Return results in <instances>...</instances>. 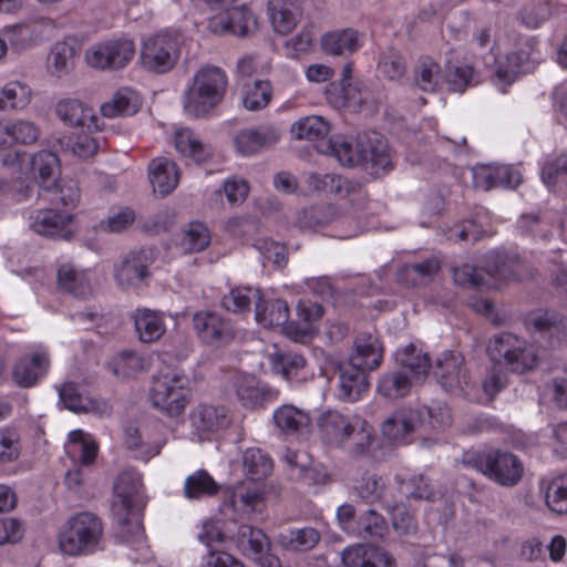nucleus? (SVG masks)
I'll return each instance as SVG.
<instances>
[{
	"label": "nucleus",
	"instance_id": "obj_1",
	"mask_svg": "<svg viewBox=\"0 0 567 567\" xmlns=\"http://www.w3.org/2000/svg\"><path fill=\"white\" fill-rule=\"evenodd\" d=\"M319 151L336 156L342 166H362L375 177L393 168L388 144L377 133L372 136H337L328 141Z\"/></svg>",
	"mask_w": 567,
	"mask_h": 567
},
{
	"label": "nucleus",
	"instance_id": "obj_2",
	"mask_svg": "<svg viewBox=\"0 0 567 567\" xmlns=\"http://www.w3.org/2000/svg\"><path fill=\"white\" fill-rule=\"evenodd\" d=\"M142 489V477L134 470L121 472L113 484V491L117 498L112 503L116 534L124 543L136 548L144 543V529L140 522L132 523L128 515L144 505Z\"/></svg>",
	"mask_w": 567,
	"mask_h": 567
},
{
	"label": "nucleus",
	"instance_id": "obj_3",
	"mask_svg": "<svg viewBox=\"0 0 567 567\" xmlns=\"http://www.w3.org/2000/svg\"><path fill=\"white\" fill-rule=\"evenodd\" d=\"M228 85L226 72L214 65L200 68L193 76L183 96L186 115L200 118L209 115L224 100Z\"/></svg>",
	"mask_w": 567,
	"mask_h": 567
},
{
	"label": "nucleus",
	"instance_id": "obj_4",
	"mask_svg": "<svg viewBox=\"0 0 567 567\" xmlns=\"http://www.w3.org/2000/svg\"><path fill=\"white\" fill-rule=\"evenodd\" d=\"M103 534L101 519L82 512L70 517L59 533V548L69 556L90 555L97 548Z\"/></svg>",
	"mask_w": 567,
	"mask_h": 567
},
{
	"label": "nucleus",
	"instance_id": "obj_5",
	"mask_svg": "<svg viewBox=\"0 0 567 567\" xmlns=\"http://www.w3.org/2000/svg\"><path fill=\"white\" fill-rule=\"evenodd\" d=\"M464 463L504 487L517 485L524 476L522 461L508 451L470 453L465 455Z\"/></svg>",
	"mask_w": 567,
	"mask_h": 567
},
{
	"label": "nucleus",
	"instance_id": "obj_6",
	"mask_svg": "<svg viewBox=\"0 0 567 567\" xmlns=\"http://www.w3.org/2000/svg\"><path fill=\"white\" fill-rule=\"evenodd\" d=\"M487 353L493 362L515 373L530 371L538 364L534 346L511 332L494 336L487 346Z\"/></svg>",
	"mask_w": 567,
	"mask_h": 567
},
{
	"label": "nucleus",
	"instance_id": "obj_7",
	"mask_svg": "<svg viewBox=\"0 0 567 567\" xmlns=\"http://www.w3.org/2000/svg\"><path fill=\"white\" fill-rule=\"evenodd\" d=\"M179 55V35L165 31L156 33L143 42L141 63L145 70L163 74L175 66Z\"/></svg>",
	"mask_w": 567,
	"mask_h": 567
},
{
	"label": "nucleus",
	"instance_id": "obj_8",
	"mask_svg": "<svg viewBox=\"0 0 567 567\" xmlns=\"http://www.w3.org/2000/svg\"><path fill=\"white\" fill-rule=\"evenodd\" d=\"M535 341L545 349H559L567 343V318L553 310H538L525 319Z\"/></svg>",
	"mask_w": 567,
	"mask_h": 567
},
{
	"label": "nucleus",
	"instance_id": "obj_9",
	"mask_svg": "<svg viewBox=\"0 0 567 567\" xmlns=\"http://www.w3.org/2000/svg\"><path fill=\"white\" fill-rule=\"evenodd\" d=\"M237 549L260 567H279V559L270 554L271 544L268 536L250 525H240L233 536Z\"/></svg>",
	"mask_w": 567,
	"mask_h": 567
},
{
	"label": "nucleus",
	"instance_id": "obj_10",
	"mask_svg": "<svg viewBox=\"0 0 567 567\" xmlns=\"http://www.w3.org/2000/svg\"><path fill=\"white\" fill-rule=\"evenodd\" d=\"M153 405L171 416L179 415L186 405L183 380L176 373L155 377L151 389Z\"/></svg>",
	"mask_w": 567,
	"mask_h": 567
},
{
	"label": "nucleus",
	"instance_id": "obj_11",
	"mask_svg": "<svg viewBox=\"0 0 567 567\" xmlns=\"http://www.w3.org/2000/svg\"><path fill=\"white\" fill-rule=\"evenodd\" d=\"M281 132L276 124L261 123L237 131L233 137L236 152L243 156H254L274 147L280 140Z\"/></svg>",
	"mask_w": 567,
	"mask_h": 567
},
{
	"label": "nucleus",
	"instance_id": "obj_12",
	"mask_svg": "<svg viewBox=\"0 0 567 567\" xmlns=\"http://www.w3.org/2000/svg\"><path fill=\"white\" fill-rule=\"evenodd\" d=\"M135 45L132 40L106 41L87 49L86 62L95 69H122L134 56Z\"/></svg>",
	"mask_w": 567,
	"mask_h": 567
},
{
	"label": "nucleus",
	"instance_id": "obj_13",
	"mask_svg": "<svg viewBox=\"0 0 567 567\" xmlns=\"http://www.w3.org/2000/svg\"><path fill=\"white\" fill-rule=\"evenodd\" d=\"M28 220L30 229L44 237L69 240L73 235L72 216L53 206L31 210Z\"/></svg>",
	"mask_w": 567,
	"mask_h": 567
},
{
	"label": "nucleus",
	"instance_id": "obj_14",
	"mask_svg": "<svg viewBox=\"0 0 567 567\" xmlns=\"http://www.w3.org/2000/svg\"><path fill=\"white\" fill-rule=\"evenodd\" d=\"M152 248L132 250L114 268V278L123 289L135 288L150 275L148 267L154 262Z\"/></svg>",
	"mask_w": 567,
	"mask_h": 567
},
{
	"label": "nucleus",
	"instance_id": "obj_15",
	"mask_svg": "<svg viewBox=\"0 0 567 567\" xmlns=\"http://www.w3.org/2000/svg\"><path fill=\"white\" fill-rule=\"evenodd\" d=\"M208 29L216 34L246 37L257 29V19L245 6L230 7L209 19Z\"/></svg>",
	"mask_w": 567,
	"mask_h": 567
},
{
	"label": "nucleus",
	"instance_id": "obj_16",
	"mask_svg": "<svg viewBox=\"0 0 567 567\" xmlns=\"http://www.w3.org/2000/svg\"><path fill=\"white\" fill-rule=\"evenodd\" d=\"M433 373L441 386L450 392L463 391L470 383L464 357L460 352H443L435 361Z\"/></svg>",
	"mask_w": 567,
	"mask_h": 567
},
{
	"label": "nucleus",
	"instance_id": "obj_17",
	"mask_svg": "<svg viewBox=\"0 0 567 567\" xmlns=\"http://www.w3.org/2000/svg\"><path fill=\"white\" fill-rule=\"evenodd\" d=\"M193 324L198 338L214 347L227 344L235 337L230 321L218 312H197L193 317Z\"/></svg>",
	"mask_w": 567,
	"mask_h": 567
},
{
	"label": "nucleus",
	"instance_id": "obj_18",
	"mask_svg": "<svg viewBox=\"0 0 567 567\" xmlns=\"http://www.w3.org/2000/svg\"><path fill=\"white\" fill-rule=\"evenodd\" d=\"M336 396L342 402H357L368 391V370L351 362L338 364Z\"/></svg>",
	"mask_w": 567,
	"mask_h": 567
},
{
	"label": "nucleus",
	"instance_id": "obj_19",
	"mask_svg": "<svg viewBox=\"0 0 567 567\" xmlns=\"http://www.w3.org/2000/svg\"><path fill=\"white\" fill-rule=\"evenodd\" d=\"M233 386L238 400L248 409L261 408L278 399L279 390L259 385L255 377L236 372L233 375Z\"/></svg>",
	"mask_w": 567,
	"mask_h": 567
},
{
	"label": "nucleus",
	"instance_id": "obj_20",
	"mask_svg": "<svg viewBox=\"0 0 567 567\" xmlns=\"http://www.w3.org/2000/svg\"><path fill=\"white\" fill-rule=\"evenodd\" d=\"M229 503L234 512L241 516H262L266 509L264 485L249 481L240 483L231 493Z\"/></svg>",
	"mask_w": 567,
	"mask_h": 567
},
{
	"label": "nucleus",
	"instance_id": "obj_21",
	"mask_svg": "<svg viewBox=\"0 0 567 567\" xmlns=\"http://www.w3.org/2000/svg\"><path fill=\"white\" fill-rule=\"evenodd\" d=\"M59 396L66 409L76 413H93L107 416L112 413V405L105 400L83 395L73 382H65L59 388Z\"/></svg>",
	"mask_w": 567,
	"mask_h": 567
},
{
	"label": "nucleus",
	"instance_id": "obj_22",
	"mask_svg": "<svg viewBox=\"0 0 567 567\" xmlns=\"http://www.w3.org/2000/svg\"><path fill=\"white\" fill-rule=\"evenodd\" d=\"M344 567H394V558L383 548L370 545H353L341 553Z\"/></svg>",
	"mask_w": 567,
	"mask_h": 567
},
{
	"label": "nucleus",
	"instance_id": "obj_23",
	"mask_svg": "<svg viewBox=\"0 0 567 567\" xmlns=\"http://www.w3.org/2000/svg\"><path fill=\"white\" fill-rule=\"evenodd\" d=\"M56 116L71 127H82L91 131L101 128L100 120L93 109L79 100L66 99L55 106Z\"/></svg>",
	"mask_w": 567,
	"mask_h": 567
},
{
	"label": "nucleus",
	"instance_id": "obj_24",
	"mask_svg": "<svg viewBox=\"0 0 567 567\" xmlns=\"http://www.w3.org/2000/svg\"><path fill=\"white\" fill-rule=\"evenodd\" d=\"M354 416L336 410L322 412L317 419L321 440L333 447L342 446L347 433L352 429Z\"/></svg>",
	"mask_w": 567,
	"mask_h": 567
},
{
	"label": "nucleus",
	"instance_id": "obj_25",
	"mask_svg": "<svg viewBox=\"0 0 567 567\" xmlns=\"http://www.w3.org/2000/svg\"><path fill=\"white\" fill-rule=\"evenodd\" d=\"M190 422L199 436L226 429L230 419L223 405L198 404L190 413Z\"/></svg>",
	"mask_w": 567,
	"mask_h": 567
},
{
	"label": "nucleus",
	"instance_id": "obj_26",
	"mask_svg": "<svg viewBox=\"0 0 567 567\" xmlns=\"http://www.w3.org/2000/svg\"><path fill=\"white\" fill-rule=\"evenodd\" d=\"M267 10L275 32L288 34L302 17L299 0H268Z\"/></svg>",
	"mask_w": 567,
	"mask_h": 567
},
{
	"label": "nucleus",
	"instance_id": "obj_27",
	"mask_svg": "<svg viewBox=\"0 0 567 567\" xmlns=\"http://www.w3.org/2000/svg\"><path fill=\"white\" fill-rule=\"evenodd\" d=\"M49 364V357L44 352L23 355L13 367V380L21 388H31L47 374Z\"/></svg>",
	"mask_w": 567,
	"mask_h": 567
},
{
	"label": "nucleus",
	"instance_id": "obj_28",
	"mask_svg": "<svg viewBox=\"0 0 567 567\" xmlns=\"http://www.w3.org/2000/svg\"><path fill=\"white\" fill-rule=\"evenodd\" d=\"M535 58L532 52L519 50L506 55V62H499L493 81L504 93L505 87L511 85L522 72H528L534 68Z\"/></svg>",
	"mask_w": 567,
	"mask_h": 567
},
{
	"label": "nucleus",
	"instance_id": "obj_29",
	"mask_svg": "<svg viewBox=\"0 0 567 567\" xmlns=\"http://www.w3.org/2000/svg\"><path fill=\"white\" fill-rule=\"evenodd\" d=\"M420 423L421 416L417 411L411 408H401L383 421L382 433L391 441L405 442Z\"/></svg>",
	"mask_w": 567,
	"mask_h": 567
},
{
	"label": "nucleus",
	"instance_id": "obj_30",
	"mask_svg": "<svg viewBox=\"0 0 567 567\" xmlns=\"http://www.w3.org/2000/svg\"><path fill=\"white\" fill-rule=\"evenodd\" d=\"M383 359L381 342L371 333H361L354 340V351L349 362L354 363L368 371L380 367Z\"/></svg>",
	"mask_w": 567,
	"mask_h": 567
},
{
	"label": "nucleus",
	"instance_id": "obj_31",
	"mask_svg": "<svg viewBox=\"0 0 567 567\" xmlns=\"http://www.w3.org/2000/svg\"><path fill=\"white\" fill-rule=\"evenodd\" d=\"M148 178L154 192L165 196L178 185V171L176 164L166 158L157 157L148 164Z\"/></svg>",
	"mask_w": 567,
	"mask_h": 567
},
{
	"label": "nucleus",
	"instance_id": "obj_32",
	"mask_svg": "<svg viewBox=\"0 0 567 567\" xmlns=\"http://www.w3.org/2000/svg\"><path fill=\"white\" fill-rule=\"evenodd\" d=\"M352 429L347 433L342 446L353 456L359 457L367 455L375 440L374 429L362 417L354 416Z\"/></svg>",
	"mask_w": 567,
	"mask_h": 567
},
{
	"label": "nucleus",
	"instance_id": "obj_33",
	"mask_svg": "<svg viewBox=\"0 0 567 567\" xmlns=\"http://www.w3.org/2000/svg\"><path fill=\"white\" fill-rule=\"evenodd\" d=\"M132 318L137 337L144 343L157 341L166 331L163 316L157 311L136 309Z\"/></svg>",
	"mask_w": 567,
	"mask_h": 567
},
{
	"label": "nucleus",
	"instance_id": "obj_34",
	"mask_svg": "<svg viewBox=\"0 0 567 567\" xmlns=\"http://www.w3.org/2000/svg\"><path fill=\"white\" fill-rule=\"evenodd\" d=\"M272 370L287 381L300 382L303 379V370L307 361L300 353L293 351L277 350L269 354Z\"/></svg>",
	"mask_w": 567,
	"mask_h": 567
},
{
	"label": "nucleus",
	"instance_id": "obj_35",
	"mask_svg": "<svg viewBox=\"0 0 567 567\" xmlns=\"http://www.w3.org/2000/svg\"><path fill=\"white\" fill-rule=\"evenodd\" d=\"M272 419L277 429L287 435L301 433L311 423L309 414L292 404H284L275 410Z\"/></svg>",
	"mask_w": 567,
	"mask_h": 567
},
{
	"label": "nucleus",
	"instance_id": "obj_36",
	"mask_svg": "<svg viewBox=\"0 0 567 567\" xmlns=\"http://www.w3.org/2000/svg\"><path fill=\"white\" fill-rule=\"evenodd\" d=\"M540 489L547 507L557 514H567V474L542 478Z\"/></svg>",
	"mask_w": 567,
	"mask_h": 567
},
{
	"label": "nucleus",
	"instance_id": "obj_37",
	"mask_svg": "<svg viewBox=\"0 0 567 567\" xmlns=\"http://www.w3.org/2000/svg\"><path fill=\"white\" fill-rule=\"evenodd\" d=\"M31 166L41 192L56 183L60 173V161L54 153L44 150L38 152L31 158Z\"/></svg>",
	"mask_w": 567,
	"mask_h": 567
},
{
	"label": "nucleus",
	"instance_id": "obj_38",
	"mask_svg": "<svg viewBox=\"0 0 567 567\" xmlns=\"http://www.w3.org/2000/svg\"><path fill=\"white\" fill-rule=\"evenodd\" d=\"M255 317L258 323L265 328L285 327L289 319V307L285 300L275 299L257 302Z\"/></svg>",
	"mask_w": 567,
	"mask_h": 567
},
{
	"label": "nucleus",
	"instance_id": "obj_39",
	"mask_svg": "<svg viewBox=\"0 0 567 567\" xmlns=\"http://www.w3.org/2000/svg\"><path fill=\"white\" fill-rule=\"evenodd\" d=\"M276 540L280 547L287 550L307 551L319 543L320 534L312 527L291 528L279 533Z\"/></svg>",
	"mask_w": 567,
	"mask_h": 567
},
{
	"label": "nucleus",
	"instance_id": "obj_40",
	"mask_svg": "<svg viewBox=\"0 0 567 567\" xmlns=\"http://www.w3.org/2000/svg\"><path fill=\"white\" fill-rule=\"evenodd\" d=\"M327 100L334 107H360L364 102L361 90L357 84L351 82L340 83L332 82L326 90Z\"/></svg>",
	"mask_w": 567,
	"mask_h": 567
},
{
	"label": "nucleus",
	"instance_id": "obj_41",
	"mask_svg": "<svg viewBox=\"0 0 567 567\" xmlns=\"http://www.w3.org/2000/svg\"><path fill=\"white\" fill-rule=\"evenodd\" d=\"M42 200L49 202L51 206L59 209V206L73 208L79 202L80 190L75 182L62 181L54 183L43 192L39 193Z\"/></svg>",
	"mask_w": 567,
	"mask_h": 567
},
{
	"label": "nucleus",
	"instance_id": "obj_42",
	"mask_svg": "<svg viewBox=\"0 0 567 567\" xmlns=\"http://www.w3.org/2000/svg\"><path fill=\"white\" fill-rule=\"evenodd\" d=\"M140 109V99L135 92L128 89H121L113 97L101 105V113L104 117L130 116Z\"/></svg>",
	"mask_w": 567,
	"mask_h": 567
},
{
	"label": "nucleus",
	"instance_id": "obj_43",
	"mask_svg": "<svg viewBox=\"0 0 567 567\" xmlns=\"http://www.w3.org/2000/svg\"><path fill=\"white\" fill-rule=\"evenodd\" d=\"M272 85L266 80H256L243 87L241 102L246 110L257 112L266 109L272 100Z\"/></svg>",
	"mask_w": 567,
	"mask_h": 567
},
{
	"label": "nucleus",
	"instance_id": "obj_44",
	"mask_svg": "<svg viewBox=\"0 0 567 567\" xmlns=\"http://www.w3.org/2000/svg\"><path fill=\"white\" fill-rule=\"evenodd\" d=\"M243 467L249 482L258 483L272 472L271 457L258 447H250L244 452Z\"/></svg>",
	"mask_w": 567,
	"mask_h": 567
},
{
	"label": "nucleus",
	"instance_id": "obj_45",
	"mask_svg": "<svg viewBox=\"0 0 567 567\" xmlns=\"http://www.w3.org/2000/svg\"><path fill=\"white\" fill-rule=\"evenodd\" d=\"M389 532L386 519L375 509L369 508L358 517V526L353 536L370 539L381 540Z\"/></svg>",
	"mask_w": 567,
	"mask_h": 567
},
{
	"label": "nucleus",
	"instance_id": "obj_46",
	"mask_svg": "<svg viewBox=\"0 0 567 567\" xmlns=\"http://www.w3.org/2000/svg\"><path fill=\"white\" fill-rule=\"evenodd\" d=\"M174 142L177 152L198 164L206 162L212 155L209 147L204 145L198 136L188 128L177 131Z\"/></svg>",
	"mask_w": 567,
	"mask_h": 567
},
{
	"label": "nucleus",
	"instance_id": "obj_47",
	"mask_svg": "<svg viewBox=\"0 0 567 567\" xmlns=\"http://www.w3.org/2000/svg\"><path fill=\"white\" fill-rule=\"evenodd\" d=\"M352 492L364 504L383 503L385 484L378 474L367 472L354 482Z\"/></svg>",
	"mask_w": 567,
	"mask_h": 567
},
{
	"label": "nucleus",
	"instance_id": "obj_48",
	"mask_svg": "<svg viewBox=\"0 0 567 567\" xmlns=\"http://www.w3.org/2000/svg\"><path fill=\"white\" fill-rule=\"evenodd\" d=\"M59 286L76 298H86L91 295V286L83 271H78L72 265L64 264L58 269Z\"/></svg>",
	"mask_w": 567,
	"mask_h": 567
},
{
	"label": "nucleus",
	"instance_id": "obj_49",
	"mask_svg": "<svg viewBox=\"0 0 567 567\" xmlns=\"http://www.w3.org/2000/svg\"><path fill=\"white\" fill-rule=\"evenodd\" d=\"M321 45L329 54L348 55L359 47L358 33L352 29L329 32L322 37Z\"/></svg>",
	"mask_w": 567,
	"mask_h": 567
},
{
	"label": "nucleus",
	"instance_id": "obj_50",
	"mask_svg": "<svg viewBox=\"0 0 567 567\" xmlns=\"http://www.w3.org/2000/svg\"><path fill=\"white\" fill-rule=\"evenodd\" d=\"M396 363L410 371L414 378L425 377L431 369L430 358L414 344H408L395 352Z\"/></svg>",
	"mask_w": 567,
	"mask_h": 567
},
{
	"label": "nucleus",
	"instance_id": "obj_51",
	"mask_svg": "<svg viewBox=\"0 0 567 567\" xmlns=\"http://www.w3.org/2000/svg\"><path fill=\"white\" fill-rule=\"evenodd\" d=\"M412 378L403 371L385 372L379 379L378 391L388 399L403 398L411 390Z\"/></svg>",
	"mask_w": 567,
	"mask_h": 567
},
{
	"label": "nucleus",
	"instance_id": "obj_52",
	"mask_svg": "<svg viewBox=\"0 0 567 567\" xmlns=\"http://www.w3.org/2000/svg\"><path fill=\"white\" fill-rule=\"evenodd\" d=\"M330 132V124L322 116H306L291 126V134L297 140L320 141Z\"/></svg>",
	"mask_w": 567,
	"mask_h": 567
},
{
	"label": "nucleus",
	"instance_id": "obj_53",
	"mask_svg": "<svg viewBox=\"0 0 567 567\" xmlns=\"http://www.w3.org/2000/svg\"><path fill=\"white\" fill-rule=\"evenodd\" d=\"M414 81L424 92H435L442 83L441 68L430 56L419 60L414 69Z\"/></svg>",
	"mask_w": 567,
	"mask_h": 567
},
{
	"label": "nucleus",
	"instance_id": "obj_54",
	"mask_svg": "<svg viewBox=\"0 0 567 567\" xmlns=\"http://www.w3.org/2000/svg\"><path fill=\"white\" fill-rule=\"evenodd\" d=\"M260 297L259 289L237 287L223 297L221 306L227 311L243 313L249 311L252 303L256 306L260 301Z\"/></svg>",
	"mask_w": 567,
	"mask_h": 567
},
{
	"label": "nucleus",
	"instance_id": "obj_55",
	"mask_svg": "<svg viewBox=\"0 0 567 567\" xmlns=\"http://www.w3.org/2000/svg\"><path fill=\"white\" fill-rule=\"evenodd\" d=\"M219 487L206 471L199 470L185 480L184 494L188 499H199L215 495Z\"/></svg>",
	"mask_w": 567,
	"mask_h": 567
},
{
	"label": "nucleus",
	"instance_id": "obj_56",
	"mask_svg": "<svg viewBox=\"0 0 567 567\" xmlns=\"http://www.w3.org/2000/svg\"><path fill=\"white\" fill-rule=\"evenodd\" d=\"M55 141L62 151L71 152L74 156L82 159L94 156L100 147L99 142L86 133L69 137H56Z\"/></svg>",
	"mask_w": 567,
	"mask_h": 567
},
{
	"label": "nucleus",
	"instance_id": "obj_57",
	"mask_svg": "<svg viewBox=\"0 0 567 567\" xmlns=\"http://www.w3.org/2000/svg\"><path fill=\"white\" fill-rule=\"evenodd\" d=\"M31 89L21 82H9L0 92V110H21L31 101Z\"/></svg>",
	"mask_w": 567,
	"mask_h": 567
},
{
	"label": "nucleus",
	"instance_id": "obj_58",
	"mask_svg": "<svg viewBox=\"0 0 567 567\" xmlns=\"http://www.w3.org/2000/svg\"><path fill=\"white\" fill-rule=\"evenodd\" d=\"M330 195L339 199H347L350 204L361 206L367 197L363 185L346 176L334 174Z\"/></svg>",
	"mask_w": 567,
	"mask_h": 567
},
{
	"label": "nucleus",
	"instance_id": "obj_59",
	"mask_svg": "<svg viewBox=\"0 0 567 567\" xmlns=\"http://www.w3.org/2000/svg\"><path fill=\"white\" fill-rule=\"evenodd\" d=\"M39 24L20 23L3 30L8 43L14 51L31 48L39 38Z\"/></svg>",
	"mask_w": 567,
	"mask_h": 567
},
{
	"label": "nucleus",
	"instance_id": "obj_60",
	"mask_svg": "<svg viewBox=\"0 0 567 567\" xmlns=\"http://www.w3.org/2000/svg\"><path fill=\"white\" fill-rule=\"evenodd\" d=\"M210 240L207 226L199 221H192L183 233L181 246L185 252H198L206 249Z\"/></svg>",
	"mask_w": 567,
	"mask_h": 567
},
{
	"label": "nucleus",
	"instance_id": "obj_61",
	"mask_svg": "<svg viewBox=\"0 0 567 567\" xmlns=\"http://www.w3.org/2000/svg\"><path fill=\"white\" fill-rule=\"evenodd\" d=\"M114 375L131 378L145 369V360L134 351H123L109 363Z\"/></svg>",
	"mask_w": 567,
	"mask_h": 567
},
{
	"label": "nucleus",
	"instance_id": "obj_62",
	"mask_svg": "<svg viewBox=\"0 0 567 567\" xmlns=\"http://www.w3.org/2000/svg\"><path fill=\"white\" fill-rule=\"evenodd\" d=\"M74 49L69 43H55L48 59L50 70L59 76L69 72L74 65Z\"/></svg>",
	"mask_w": 567,
	"mask_h": 567
},
{
	"label": "nucleus",
	"instance_id": "obj_63",
	"mask_svg": "<svg viewBox=\"0 0 567 567\" xmlns=\"http://www.w3.org/2000/svg\"><path fill=\"white\" fill-rule=\"evenodd\" d=\"M6 135L12 137L16 142L30 145L38 141L40 136V128L31 121L19 120L7 123L2 126Z\"/></svg>",
	"mask_w": 567,
	"mask_h": 567
},
{
	"label": "nucleus",
	"instance_id": "obj_64",
	"mask_svg": "<svg viewBox=\"0 0 567 567\" xmlns=\"http://www.w3.org/2000/svg\"><path fill=\"white\" fill-rule=\"evenodd\" d=\"M542 179L549 188L567 185V154H563L555 161L546 163L542 168Z\"/></svg>",
	"mask_w": 567,
	"mask_h": 567
}]
</instances>
